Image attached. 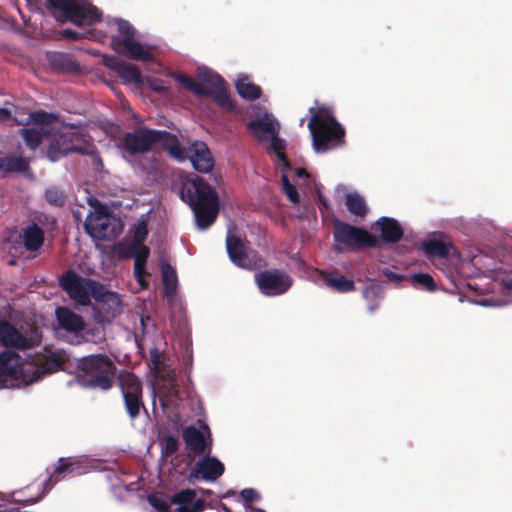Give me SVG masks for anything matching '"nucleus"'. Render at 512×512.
<instances>
[{
  "label": "nucleus",
  "instance_id": "45",
  "mask_svg": "<svg viewBox=\"0 0 512 512\" xmlns=\"http://www.w3.org/2000/svg\"><path fill=\"white\" fill-rule=\"evenodd\" d=\"M238 497L242 500L243 505L246 508H250L251 503L259 501L261 498L260 494L253 488H245L241 490Z\"/></svg>",
  "mask_w": 512,
  "mask_h": 512
},
{
  "label": "nucleus",
  "instance_id": "53",
  "mask_svg": "<svg viewBox=\"0 0 512 512\" xmlns=\"http://www.w3.org/2000/svg\"><path fill=\"white\" fill-rule=\"evenodd\" d=\"M364 297L368 298L370 296H375L377 294V288L374 286L366 287L364 292Z\"/></svg>",
  "mask_w": 512,
  "mask_h": 512
},
{
  "label": "nucleus",
  "instance_id": "1",
  "mask_svg": "<svg viewBox=\"0 0 512 512\" xmlns=\"http://www.w3.org/2000/svg\"><path fill=\"white\" fill-rule=\"evenodd\" d=\"M178 194L191 208L198 229L211 227L219 214V196L204 178L196 176L181 183Z\"/></svg>",
  "mask_w": 512,
  "mask_h": 512
},
{
  "label": "nucleus",
  "instance_id": "42",
  "mask_svg": "<svg viewBox=\"0 0 512 512\" xmlns=\"http://www.w3.org/2000/svg\"><path fill=\"white\" fill-rule=\"evenodd\" d=\"M45 199L48 203L61 207L65 204L66 197L60 189L50 188L45 192Z\"/></svg>",
  "mask_w": 512,
  "mask_h": 512
},
{
  "label": "nucleus",
  "instance_id": "57",
  "mask_svg": "<svg viewBox=\"0 0 512 512\" xmlns=\"http://www.w3.org/2000/svg\"><path fill=\"white\" fill-rule=\"evenodd\" d=\"M0 512H31V511L21 510L20 507H6L3 509H0Z\"/></svg>",
  "mask_w": 512,
  "mask_h": 512
},
{
  "label": "nucleus",
  "instance_id": "40",
  "mask_svg": "<svg viewBox=\"0 0 512 512\" xmlns=\"http://www.w3.org/2000/svg\"><path fill=\"white\" fill-rule=\"evenodd\" d=\"M411 280L416 288H421L429 292L436 290V283L433 277L428 273L413 274Z\"/></svg>",
  "mask_w": 512,
  "mask_h": 512
},
{
  "label": "nucleus",
  "instance_id": "20",
  "mask_svg": "<svg viewBox=\"0 0 512 512\" xmlns=\"http://www.w3.org/2000/svg\"><path fill=\"white\" fill-rule=\"evenodd\" d=\"M205 457L196 462L191 471V477L201 475V478L206 481H215L221 477L225 471L224 464L216 457L210 454H204Z\"/></svg>",
  "mask_w": 512,
  "mask_h": 512
},
{
  "label": "nucleus",
  "instance_id": "62",
  "mask_svg": "<svg viewBox=\"0 0 512 512\" xmlns=\"http://www.w3.org/2000/svg\"><path fill=\"white\" fill-rule=\"evenodd\" d=\"M205 508L217 509L216 504H213L212 502H205Z\"/></svg>",
  "mask_w": 512,
  "mask_h": 512
},
{
  "label": "nucleus",
  "instance_id": "24",
  "mask_svg": "<svg viewBox=\"0 0 512 512\" xmlns=\"http://www.w3.org/2000/svg\"><path fill=\"white\" fill-rule=\"evenodd\" d=\"M122 52H117L118 54H122L127 58L134 61H142V62H151L154 60V54L152 49L149 46H144L135 39L131 41H126L123 46H121Z\"/></svg>",
  "mask_w": 512,
  "mask_h": 512
},
{
  "label": "nucleus",
  "instance_id": "49",
  "mask_svg": "<svg viewBox=\"0 0 512 512\" xmlns=\"http://www.w3.org/2000/svg\"><path fill=\"white\" fill-rule=\"evenodd\" d=\"M287 198L294 204H297L300 202V196L295 188V186L288 187L284 190Z\"/></svg>",
  "mask_w": 512,
  "mask_h": 512
},
{
  "label": "nucleus",
  "instance_id": "23",
  "mask_svg": "<svg viewBox=\"0 0 512 512\" xmlns=\"http://www.w3.org/2000/svg\"><path fill=\"white\" fill-rule=\"evenodd\" d=\"M247 128L258 141H263L274 134H278V128L275 126L274 120L269 115H265L262 118L252 119L247 124Z\"/></svg>",
  "mask_w": 512,
  "mask_h": 512
},
{
  "label": "nucleus",
  "instance_id": "43",
  "mask_svg": "<svg viewBox=\"0 0 512 512\" xmlns=\"http://www.w3.org/2000/svg\"><path fill=\"white\" fill-rule=\"evenodd\" d=\"M61 38L70 40V41H79L82 39H89L92 36L91 30H86L83 32L76 31L70 28L63 29L59 32Z\"/></svg>",
  "mask_w": 512,
  "mask_h": 512
},
{
  "label": "nucleus",
  "instance_id": "59",
  "mask_svg": "<svg viewBox=\"0 0 512 512\" xmlns=\"http://www.w3.org/2000/svg\"><path fill=\"white\" fill-rule=\"evenodd\" d=\"M15 108H18V110H17V112H16V116H17V118H22L21 116L24 114V113H23V109H22V108H20V107H18V106H13V110H12V112H15ZM14 116H15V113H13V114H12V118H14ZM11 120L13 121V119H11Z\"/></svg>",
  "mask_w": 512,
  "mask_h": 512
},
{
  "label": "nucleus",
  "instance_id": "16",
  "mask_svg": "<svg viewBox=\"0 0 512 512\" xmlns=\"http://www.w3.org/2000/svg\"><path fill=\"white\" fill-rule=\"evenodd\" d=\"M93 318L98 324H110L121 310V299L115 292L106 290L102 285V290L94 297Z\"/></svg>",
  "mask_w": 512,
  "mask_h": 512
},
{
  "label": "nucleus",
  "instance_id": "52",
  "mask_svg": "<svg viewBox=\"0 0 512 512\" xmlns=\"http://www.w3.org/2000/svg\"><path fill=\"white\" fill-rule=\"evenodd\" d=\"M65 132L66 134H70L72 136L70 140L71 143L79 145L81 135L78 132L74 131L72 128H65Z\"/></svg>",
  "mask_w": 512,
  "mask_h": 512
},
{
  "label": "nucleus",
  "instance_id": "41",
  "mask_svg": "<svg viewBox=\"0 0 512 512\" xmlns=\"http://www.w3.org/2000/svg\"><path fill=\"white\" fill-rule=\"evenodd\" d=\"M269 139L271 141L270 150L277 155L278 159L283 163L284 166L288 167L290 164L284 152L286 148L284 140L280 139L278 134L272 135Z\"/></svg>",
  "mask_w": 512,
  "mask_h": 512
},
{
  "label": "nucleus",
  "instance_id": "54",
  "mask_svg": "<svg viewBox=\"0 0 512 512\" xmlns=\"http://www.w3.org/2000/svg\"><path fill=\"white\" fill-rule=\"evenodd\" d=\"M281 181H282V188H283V190L287 189L288 187L293 186L290 183L289 178H288V176L286 174H282Z\"/></svg>",
  "mask_w": 512,
  "mask_h": 512
},
{
  "label": "nucleus",
  "instance_id": "56",
  "mask_svg": "<svg viewBox=\"0 0 512 512\" xmlns=\"http://www.w3.org/2000/svg\"><path fill=\"white\" fill-rule=\"evenodd\" d=\"M216 507L218 510H221L223 512H233L225 503L221 501L216 503Z\"/></svg>",
  "mask_w": 512,
  "mask_h": 512
},
{
  "label": "nucleus",
  "instance_id": "32",
  "mask_svg": "<svg viewBox=\"0 0 512 512\" xmlns=\"http://www.w3.org/2000/svg\"><path fill=\"white\" fill-rule=\"evenodd\" d=\"M237 93L245 100L253 101L261 97L260 86L251 82L248 76H241L235 84Z\"/></svg>",
  "mask_w": 512,
  "mask_h": 512
},
{
  "label": "nucleus",
  "instance_id": "64",
  "mask_svg": "<svg viewBox=\"0 0 512 512\" xmlns=\"http://www.w3.org/2000/svg\"><path fill=\"white\" fill-rule=\"evenodd\" d=\"M250 509L252 510V512H265L264 510L256 507H250Z\"/></svg>",
  "mask_w": 512,
  "mask_h": 512
},
{
  "label": "nucleus",
  "instance_id": "60",
  "mask_svg": "<svg viewBox=\"0 0 512 512\" xmlns=\"http://www.w3.org/2000/svg\"><path fill=\"white\" fill-rule=\"evenodd\" d=\"M296 175H297L298 177H304V176H307V172H306V170H305V169H303V168H298V169L296 170Z\"/></svg>",
  "mask_w": 512,
  "mask_h": 512
},
{
  "label": "nucleus",
  "instance_id": "30",
  "mask_svg": "<svg viewBox=\"0 0 512 512\" xmlns=\"http://www.w3.org/2000/svg\"><path fill=\"white\" fill-rule=\"evenodd\" d=\"M116 24L120 35L112 37L111 45L116 52H122L121 46L125 44V40L129 42L134 39L135 29L127 20L118 19Z\"/></svg>",
  "mask_w": 512,
  "mask_h": 512
},
{
  "label": "nucleus",
  "instance_id": "44",
  "mask_svg": "<svg viewBox=\"0 0 512 512\" xmlns=\"http://www.w3.org/2000/svg\"><path fill=\"white\" fill-rule=\"evenodd\" d=\"M179 447V441L174 435H167L162 441V453L166 456L175 454Z\"/></svg>",
  "mask_w": 512,
  "mask_h": 512
},
{
  "label": "nucleus",
  "instance_id": "26",
  "mask_svg": "<svg viewBox=\"0 0 512 512\" xmlns=\"http://www.w3.org/2000/svg\"><path fill=\"white\" fill-rule=\"evenodd\" d=\"M22 243L27 251L37 252L43 245L45 235L43 229L32 223L22 230Z\"/></svg>",
  "mask_w": 512,
  "mask_h": 512
},
{
  "label": "nucleus",
  "instance_id": "33",
  "mask_svg": "<svg viewBox=\"0 0 512 512\" xmlns=\"http://www.w3.org/2000/svg\"><path fill=\"white\" fill-rule=\"evenodd\" d=\"M29 168V162L23 156H0V171L6 173L25 172Z\"/></svg>",
  "mask_w": 512,
  "mask_h": 512
},
{
  "label": "nucleus",
  "instance_id": "3",
  "mask_svg": "<svg viewBox=\"0 0 512 512\" xmlns=\"http://www.w3.org/2000/svg\"><path fill=\"white\" fill-rule=\"evenodd\" d=\"M61 365V358L55 353L46 356L42 363L24 362L21 356L12 350L0 353V376L24 385L32 384L44 375L57 371Z\"/></svg>",
  "mask_w": 512,
  "mask_h": 512
},
{
  "label": "nucleus",
  "instance_id": "13",
  "mask_svg": "<svg viewBox=\"0 0 512 512\" xmlns=\"http://www.w3.org/2000/svg\"><path fill=\"white\" fill-rule=\"evenodd\" d=\"M226 249L233 264L247 270L266 266V261L257 252H247L241 239L233 234L226 237Z\"/></svg>",
  "mask_w": 512,
  "mask_h": 512
},
{
  "label": "nucleus",
  "instance_id": "47",
  "mask_svg": "<svg viewBox=\"0 0 512 512\" xmlns=\"http://www.w3.org/2000/svg\"><path fill=\"white\" fill-rule=\"evenodd\" d=\"M51 64L58 68L64 69V64H66V68L72 69L76 66L75 62L67 55L57 54L49 58Z\"/></svg>",
  "mask_w": 512,
  "mask_h": 512
},
{
  "label": "nucleus",
  "instance_id": "36",
  "mask_svg": "<svg viewBox=\"0 0 512 512\" xmlns=\"http://www.w3.org/2000/svg\"><path fill=\"white\" fill-rule=\"evenodd\" d=\"M345 205L347 210L357 217L364 218L368 212L365 200L358 193H348L345 196Z\"/></svg>",
  "mask_w": 512,
  "mask_h": 512
},
{
  "label": "nucleus",
  "instance_id": "15",
  "mask_svg": "<svg viewBox=\"0 0 512 512\" xmlns=\"http://www.w3.org/2000/svg\"><path fill=\"white\" fill-rule=\"evenodd\" d=\"M255 282L262 294L278 296L290 289L293 280L285 271L271 269L256 273Z\"/></svg>",
  "mask_w": 512,
  "mask_h": 512
},
{
  "label": "nucleus",
  "instance_id": "35",
  "mask_svg": "<svg viewBox=\"0 0 512 512\" xmlns=\"http://www.w3.org/2000/svg\"><path fill=\"white\" fill-rule=\"evenodd\" d=\"M18 108H15V114L17 112ZM55 119L54 115L44 111V110H38L34 112H30L27 117L25 118H17L15 115L13 118V122L16 125H22L27 126L31 123L36 124H50Z\"/></svg>",
  "mask_w": 512,
  "mask_h": 512
},
{
  "label": "nucleus",
  "instance_id": "18",
  "mask_svg": "<svg viewBox=\"0 0 512 512\" xmlns=\"http://www.w3.org/2000/svg\"><path fill=\"white\" fill-rule=\"evenodd\" d=\"M119 256L125 259L134 258V277L137 283L142 288H147L149 282L146 279V264L150 256V249L145 245H139L133 248V245H128L126 251L120 252Z\"/></svg>",
  "mask_w": 512,
  "mask_h": 512
},
{
  "label": "nucleus",
  "instance_id": "14",
  "mask_svg": "<svg viewBox=\"0 0 512 512\" xmlns=\"http://www.w3.org/2000/svg\"><path fill=\"white\" fill-rule=\"evenodd\" d=\"M197 76L200 81L210 86V89H207L208 93L204 96L213 98L218 106L227 111L235 110V105L228 94L225 80L218 73L203 67L198 69Z\"/></svg>",
  "mask_w": 512,
  "mask_h": 512
},
{
  "label": "nucleus",
  "instance_id": "28",
  "mask_svg": "<svg viewBox=\"0 0 512 512\" xmlns=\"http://www.w3.org/2000/svg\"><path fill=\"white\" fill-rule=\"evenodd\" d=\"M51 481H52V479L50 477L46 481L44 489L37 495L36 498L17 499V495L18 494H22L23 491H24L23 489L15 490V491H12V492H10L8 494H4V493L0 492V508L2 507V503L3 502H8V503H11V504H16V505H20V506H23V507L38 503L44 497V495L46 493V490H50L53 487L54 483H51Z\"/></svg>",
  "mask_w": 512,
  "mask_h": 512
},
{
  "label": "nucleus",
  "instance_id": "17",
  "mask_svg": "<svg viewBox=\"0 0 512 512\" xmlns=\"http://www.w3.org/2000/svg\"><path fill=\"white\" fill-rule=\"evenodd\" d=\"M205 432L195 426H188L182 432V438L186 449L195 455L211 454L212 438L208 426H204Z\"/></svg>",
  "mask_w": 512,
  "mask_h": 512
},
{
  "label": "nucleus",
  "instance_id": "58",
  "mask_svg": "<svg viewBox=\"0 0 512 512\" xmlns=\"http://www.w3.org/2000/svg\"><path fill=\"white\" fill-rule=\"evenodd\" d=\"M235 495H236V492H235L233 489H229V490H227L225 493H223L222 495H220L219 497H220L221 499H223V498H229V497H231V496H235Z\"/></svg>",
  "mask_w": 512,
  "mask_h": 512
},
{
  "label": "nucleus",
  "instance_id": "27",
  "mask_svg": "<svg viewBox=\"0 0 512 512\" xmlns=\"http://www.w3.org/2000/svg\"><path fill=\"white\" fill-rule=\"evenodd\" d=\"M56 317L59 325L70 332H80L84 329L85 324L82 317L67 307H58L56 309Z\"/></svg>",
  "mask_w": 512,
  "mask_h": 512
},
{
  "label": "nucleus",
  "instance_id": "22",
  "mask_svg": "<svg viewBox=\"0 0 512 512\" xmlns=\"http://www.w3.org/2000/svg\"><path fill=\"white\" fill-rule=\"evenodd\" d=\"M0 343L5 347L18 349L28 347L27 339L7 320L0 321Z\"/></svg>",
  "mask_w": 512,
  "mask_h": 512
},
{
  "label": "nucleus",
  "instance_id": "25",
  "mask_svg": "<svg viewBox=\"0 0 512 512\" xmlns=\"http://www.w3.org/2000/svg\"><path fill=\"white\" fill-rule=\"evenodd\" d=\"M376 226L381 232V239L386 243H397L403 237V229L397 220L389 217H381Z\"/></svg>",
  "mask_w": 512,
  "mask_h": 512
},
{
  "label": "nucleus",
  "instance_id": "51",
  "mask_svg": "<svg viewBox=\"0 0 512 512\" xmlns=\"http://www.w3.org/2000/svg\"><path fill=\"white\" fill-rule=\"evenodd\" d=\"M12 110L8 108L1 107L0 108V123L6 122L12 119Z\"/></svg>",
  "mask_w": 512,
  "mask_h": 512
},
{
  "label": "nucleus",
  "instance_id": "38",
  "mask_svg": "<svg viewBox=\"0 0 512 512\" xmlns=\"http://www.w3.org/2000/svg\"><path fill=\"white\" fill-rule=\"evenodd\" d=\"M81 462L75 457H61L58 459L54 473L58 476L64 474L81 473Z\"/></svg>",
  "mask_w": 512,
  "mask_h": 512
},
{
  "label": "nucleus",
  "instance_id": "19",
  "mask_svg": "<svg viewBox=\"0 0 512 512\" xmlns=\"http://www.w3.org/2000/svg\"><path fill=\"white\" fill-rule=\"evenodd\" d=\"M185 159H189L195 170L201 173L209 172L214 165L208 146L202 141L192 143L187 151L183 149Z\"/></svg>",
  "mask_w": 512,
  "mask_h": 512
},
{
  "label": "nucleus",
  "instance_id": "12",
  "mask_svg": "<svg viewBox=\"0 0 512 512\" xmlns=\"http://www.w3.org/2000/svg\"><path fill=\"white\" fill-rule=\"evenodd\" d=\"M71 137L72 136L70 134H66L65 129L58 131L53 135V139L47 148V156L51 161H58L62 157H65L72 152H76L79 154L91 155L96 169L103 166L102 159L97 153L94 151H88L80 145L71 143Z\"/></svg>",
  "mask_w": 512,
  "mask_h": 512
},
{
  "label": "nucleus",
  "instance_id": "37",
  "mask_svg": "<svg viewBox=\"0 0 512 512\" xmlns=\"http://www.w3.org/2000/svg\"><path fill=\"white\" fill-rule=\"evenodd\" d=\"M19 134L25 145L33 151L42 144L43 138L46 135L43 129L36 128H22L19 130Z\"/></svg>",
  "mask_w": 512,
  "mask_h": 512
},
{
  "label": "nucleus",
  "instance_id": "63",
  "mask_svg": "<svg viewBox=\"0 0 512 512\" xmlns=\"http://www.w3.org/2000/svg\"><path fill=\"white\" fill-rule=\"evenodd\" d=\"M320 203L325 207L328 208V203L326 199H324L322 196L319 197Z\"/></svg>",
  "mask_w": 512,
  "mask_h": 512
},
{
  "label": "nucleus",
  "instance_id": "29",
  "mask_svg": "<svg viewBox=\"0 0 512 512\" xmlns=\"http://www.w3.org/2000/svg\"><path fill=\"white\" fill-rule=\"evenodd\" d=\"M453 245L449 241H443L438 239H430L422 244V249L425 255L429 258L439 257L447 258L450 255V249Z\"/></svg>",
  "mask_w": 512,
  "mask_h": 512
},
{
  "label": "nucleus",
  "instance_id": "6",
  "mask_svg": "<svg viewBox=\"0 0 512 512\" xmlns=\"http://www.w3.org/2000/svg\"><path fill=\"white\" fill-rule=\"evenodd\" d=\"M51 10L59 11L55 16L59 23L70 22L75 26H92L101 22L102 12L88 0H46Z\"/></svg>",
  "mask_w": 512,
  "mask_h": 512
},
{
  "label": "nucleus",
  "instance_id": "5",
  "mask_svg": "<svg viewBox=\"0 0 512 512\" xmlns=\"http://www.w3.org/2000/svg\"><path fill=\"white\" fill-rule=\"evenodd\" d=\"M77 367L82 372L81 382L84 386L101 391H108L113 387L117 367L106 354L84 356L78 360Z\"/></svg>",
  "mask_w": 512,
  "mask_h": 512
},
{
  "label": "nucleus",
  "instance_id": "50",
  "mask_svg": "<svg viewBox=\"0 0 512 512\" xmlns=\"http://www.w3.org/2000/svg\"><path fill=\"white\" fill-rule=\"evenodd\" d=\"M382 273L385 276V278L387 280H389L390 282L399 283L403 279V275L395 273V272H393V271H391L389 269H384Z\"/></svg>",
  "mask_w": 512,
  "mask_h": 512
},
{
  "label": "nucleus",
  "instance_id": "55",
  "mask_svg": "<svg viewBox=\"0 0 512 512\" xmlns=\"http://www.w3.org/2000/svg\"><path fill=\"white\" fill-rule=\"evenodd\" d=\"M281 181H282V188H283V190L287 189L288 187L293 186L290 183L289 178H288V176L286 174H282Z\"/></svg>",
  "mask_w": 512,
  "mask_h": 512
},
{
  "label": "nucleus",
  "instance_id": "11",
  "mask_svg": "<svg viewBox=\"0 0 512 512\" xmlns=\"http://www.w3.org/2000/svg\"><path fill=\"white\" fill-rule=\"evenodd\" d=\"M86 232L97 240H113L123 231V223L114 215L96 211L90 212L84 222Z\"/></svg>",
  "mask_w": 512,
  "mask_h": 512
},
{
  "label": "nucleus",
  "instance_id": "4",
  "mask_svg": "<svg viewBox=\"0 0 512 512\" xmlns=\"http://www.w3.org/2000/svg\"><path fill=\"white\" fill-rule=\"evenodd\" d=\"M309 112L312 115L308 122V129L316 152L325 153L345 144L346 131L333 115L331 108L320 106L314 111L311 107Z\"/></svg>",
  "mask_w": 512,
  "mask_h": 512
},
{
  "label": "nucleus",
  "instance_id": "7",
  "mask_svg": "<svg viewBox=\"0 0 512 512\" xmlns=\"http://www.w3.org/2000/svg\"><path fill=\"white\" fill-rule=\"evenodd\" d=\"M334 250L341 253L360 252L365 248H376L379 241L366 229L351 225L341 220L333 224Z\"/></svg>",
  "mask_w": 512,
  "mask_h": 512
},
{
  "label": "nucleus",
  "instance_id": "46",
  "mask_svg": "<svg viewBox=\"0 0 512 512\" xmlns=\"http://www.w3.org/2000/svg\"><path fill=\"white\" fill-rule=\"evenodd\" d=\"M148 235V229L146 223H140L133 235V241L130 245H133V248H136L139 245H143V242L146 240Z\"/></svg>",
  "mask_w": 512,
  "mask_h": 512
},
{
  "label": "nucleus",
  "instance_id": "8",
  "mask_svg": "<svg viewBox=\"0 0 512 512\" xmlns=\"http://www.w3.org/2000/svg\"><path fill=\"white\" fill-rule=\"evenodd\" d=\"M59 286L67 293L69 298L78 305L89 306L91 297L99 294L102 284L77 274L69 269L59 277Z\"/></svg>",
  "mask_w": 512,
  "mask_h": 512
},
{
  "label": "nucleus",
  "instance_id": "9",
  "mask_svg": "<svg viewBox=\"0 0 512 512\" xmlns=\"http://www.w3.org/2000/svg\"><path fill=\"white\" fill-rule=\"evenodd\" d=\"M147 500L157 512H203L205 509V501L196 499V491L189 488L176 492L169 501L159 494H151Z\"/></svg>",
  "mask_w": 512,
  "mask_h": 512
},
{
  "label": "nucleus",
  "instance_id": "21",
  "mask_svg": "<svg viewBox=\"0 0 512 512\" xmlns=\"http://www.w3.org/2000/svg\"><path fill=\"white\" fill-rule=\"evenodd\" d=\"M104 64L106 67L115 71L125 82L134 84L142 83V75L136 65L127 63L115 56L105 58Z\"/></svg>",
  "mask_w": 512,
  "mask_h": 512
},
{
  "label": "nucleus",
  "instance_id": "39",
  "mask_svg": "<svg viewBox=\"0 0 512 512\" xmlns=\"http://www.w3.org/2000/svg\"><path fill=\"white\" fill-rule=\"evenodd\" d=\"M172 77L184 86L188 91L192 92L195 96L201 97L208 93L207 88L195 82V80L180 72H174Z\"/></svg>",
  "mask_w": 512,
  "mask_h": 512
},
{
  "label": "nucleus",
  "instance_id": "48",
  "mask_svg": "<svg viewBox=\"0 0 512 512\" xmlns=\"http://www.w3.org/2000/svg\"><path fill=\"white\" fill-rule=\"evenodd\" d=\"M150 360L154 366V369L158 371L162 362V355L157 348L150 350Z\"/></svg>",
  "mask_w": 512,
  "mask_h": 512
},
{
  "label": "nucleus",
  "instance_id": "31",
  "mask_svg": "<svg viewBox=\"0 0 512 512\" xmlns=\"http://www.w3.org/2000/svg\"><path fill=\"white\" fill-rule=\"evenodd\" d=\"M324 281L327 286L340 293H346L356 289L354 281L347 279L338 271L327 273L324 277Z\"/></svg>",
  "mask_w": 512,
  "mask_h": 512
},
{
  "label": "nucleus",
  "instance_id": "34",
  "mask_svg": "<svg viewBox=\"0 0 512 512\" xmlns=\"http://www.w3.org/2000/svg\"><path fill=\"white\" fill-rule=\"evenodd\" d=\"M163 294L167 297L175 294L177 289V274L174 268L168 263L163 262L161 265Z\"/></svg>",
  "mask_w": 512,
  "mask_h": 512
},
{
  "label": "nucleus",
  "instance_id": "2",
  "mask_svg": "<svg viewBox=\"0 0 512 512\" xmlns=\"http://www.w3.org/2000/svg\"><path fill=\"white\" fill-rule=\"evenodd\" d=\"M160 146L173 159L183 162L185 155L177 136L166 130L151 129L143 126L124 134L121 147L129 157L144 154Z\"/></svg>",
  "mask_w": 512,
  "mask_h": 512
},
{
  "label": "nucleus",
  "instance_id": "10",
  "mask_svg": "<svg viewBox=\"0 0 512 512\" xmlns=\"http://www.w3.org/2000/svg\"><path fill=\"white\" fill-rule=\"evenodd\" d=\"M120 391L124 401L125 411L131 421L140 417L146 411L143 400V387L139 377L131 371L121 370L118 375Z\"/></svg>",
  "mask_w": 512,
  "mask_h": 512
},
{
  "label": "nucleus",
  "instance_id": "61",
  "mask_svg": "<svg viewBox=\"0 0 512 512\" xmlns=\"http://www.w3.org/2000/svg\"><path fill=\"white\" fill-rule=\"evenodd\" d=\"M200 492L205 496H211L213 494V491L210 489H200Z\"/></svg>",
  "mask_w": 512,
  "mask_h": 512
}]
</instances>
